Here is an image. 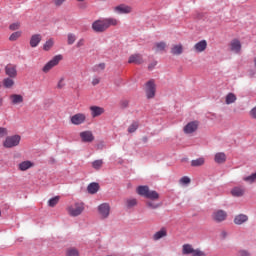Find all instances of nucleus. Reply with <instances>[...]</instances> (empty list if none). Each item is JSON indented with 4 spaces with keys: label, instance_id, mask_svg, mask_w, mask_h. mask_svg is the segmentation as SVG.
Returning a JSON list of instances; mask_svg holds the SVG:
<instances>
[{
    "label": "nucleus",
    "instance_id": "a878e982",
    "mask_svg": "<svg viewBox=\"0 0 256 256\" xmlns=\"http://www.w3.org/2000/svg\"><path fill=\"white\" fill-rule=\"evenodd\" d=\"M33 163L31 161H23L19 164L20 171H27V169H31L33 167Z\"/></svg>",
    "mask_w": 256,
    "mask_h": 256
},
{
    "label": "nucleus",
    "instance_id": "393cba45",
    "mask_svg": "<svg viewBox=\"0 0 256 256\" xmlns=\"http://www.w3.org/2000/svg\"><path fill=\"white\" fill-rule=\"evenodd\" d=\"M165 47H167L165 42H157L154 44L153 49L156 53H161V51H165Z\"/></svg>",
    "mask_w": 256,
    "mask_h": 256
},
{
    "label": "nucleus",
    "instance_id": "a211bd4d",
    "mask_svg": "<svg viewBox=\"0 0 256 256\" xmlns=\"http://www.w3.org/2000/svg\"><path fill=\"white\" fill-rule=\"evenodd\" d=\"M91 115L93 118L99 117L105 113V109L99 106H91L90 107Z\"/></svg>",
    "mask_w": 256,
    "mask_h": 256
},
{
    "label": "nucleus",
    "instance_id": "2eb2a0df",
    "mask_svg": "<svg viewBox=\"0 0 256 256\" xmlns=\"http://www.w3.org/2000/svg\"><path fill=\"white\" fill-rule=\"evenodd\" d=\"M193 49L196 53H203V51H205V49H207V40H201V41L197 42L194 45Z\"/></svg>",
    "mask_w": 256,
    "mask_h": 256
},
{
    "label": "nucleus",
    "instance_id": "5fc2aeb1",
    "mask_svg": "<svg viewBox=\"0 0 256 256\" xmlns=\"http://www.w3.org/2000/svg\"><path fill=\"white\" fill-rule=\"evenodd\" d=\"M3 107V96L0 95V108Z\"/></svg>",
    "mask_w": 256,
    "mask_h": 256
},
{
    "label": "nucleus",
    "instance_id": "13d9d810",
    "mask_svg": "<svg viewBox=\"0 0 256 256\" xmlns=\"http://www.w3.org/2000/svg\"><path fill=\"white\" fill-rule=\"evenodd\" d=\"M76 1L83 2V1H85V0H76Z\"/></svg>",
    "mask_w": 256,
    "mask_h": 256
},
{
    "label": "nucleus",
    "instance_id": "dca6fc26",
    "mask_svg": "<svg viewBox=\"0 0 256 256\" xmlns=\"http://www.w3.org/2000/svg\"><path fill=\"white\" fill-rule=\"evenodd\" d=\"M128 63H134L135 65H141L143 63V56L141 54H132L129 59Z\"/></svg>",
    "mask_w": 256,
    "mask_h": 256
},
{
    "label": "nucleus",
    "instance_id": "37998d69",
    "mask_svg": "<svg viewBox=\"0 0 256 256\" xmlns=\"http://www.w3.org/2000/svg\"><path fill=\"white\" fill-rule=\"evenodd\" d=\"M207 254H205V252L199 250V249H194L192 252V256H205Z\"/></svg>",
    "mask_w": 256,
    "mask_h": 256
},
{
    "label": "nucleus",
    "instance_id": "c9c22d12",
    "mask_svg": "<svg viewBox=\"0 0 256 256\" xmlns=\"http://www.w3.org/2000/svg\"><path fill=\"white\" fill-rule=\"evenodd\" d=\"M9 135V130L5 127H0V139H3Z\"/></svg>",
    "mask_w": 256,
    "mask_h": 256
},
{
    "label": "nucleus",
    "instance_id": "864d4df0",
    "mask_svg": "<svg viewBox=\"0 0 256 256\" xmlns=\"http://www.w3.org/2000/svg\"><path fill=\"white\" fill-rule=\"evenodd\" d=\"M98 67H99L100 69H102V70L105 69V63L99 64Z\"/></svg>",
    "mask_w": 256,
    "mask_h": 256
},
{
    "label": "nucleus",
    "instance_id": "603ef678",
    "mask_svg": "<svg viewBox=\"0 0 256 256\" xmlns=\"http://www.w3.org/2000/svg\"><path fill=\"white\" fill-rule=\"evenodd\" d=\"M14 159H21V153H16L14 155Z\"/></svg>",
    "mask_w": 256,
    "mask_h": 256
},
{
    "label": "nucleus",
    "instance_id": "2f4dec72",
    "mask_svg": "<svg viewBox=\"0 0 256 256\" xmlns=\"http://www.w3.org/2000/svg\"><path fill=\"white\" fill-rule=\"evenodd\" d=\"M77 41V36L73 33H68L67 35V43L68 45H73Z\"/></svg>",
    "mask_w": 256,
    "mask_h": 256
},
{
    "label": "nucleus",
    "instance_id": "4c0bfd02",
    "mask_svg": "<svg viewBox=\"0 0 256 256\" xmlns=\"http://www.w3.org/2000/svg\"><path fill=\"white\" fill-rule=\"evenodd\" d=\"M180 185H189L191 183V178L184 176L179 180Z\"/></svg>",
    "mask_w": 256,
    "mask_h": 256
},
{
    "label": "nucleus",
    "instance_id": "4be33fe9",
    "mask_svg": "<svg viewBox=\"0 0 256 256\" xmlns=\"http://www.w3.org/2000/svg\"><path fill=\"white\" fill-rule=\"evenodd\" d=\"M231 194L233 197H243L245 195V188L243 187H234L231 190Z\"/></svg>",
    "mask_w": 256,
    "mask_h": 256
},
{
    "label": "nucleus",
    "instance_id": "de8ad7c7",
    "mask_svg": "<svg viewBox=\"0 0 256 256\" xmlns=\"http://www.w3.org/2000/svg\"><path fill=\"white\" fill-rule=\"evenodd\" d=\"M83 45H85V39L81 38L80 40H78L76 47H83Z\"/></svg>",
    "mask_w": 256,
    "mask_h": 256
},
{
    "label": "nucleus",
    "instance_id": "aec40b11",
    "mask_svg": "<svg viewBox=\"0 0 256 256\" xmlns=\"http://www.w3.org/2000/svg\"><path fill=\"white\" fill-rule=\"evenodd\" d=\"M43 38L41 37V34H34L31 36L30 38V47H37V45H39L41 43V40Z\"/></svg>",
    "mask_w": 256,
    "mask_h": 256
},
{
    "label": "nucleus",
    "instance_id": "f8f14e48",
    "mask_svg": "<svg viewBox=\"0 0 256 256\" xmlns=\"http://www.w3.org/2000/svg\"><path fill=\"white\" fill-rule=\"evenodd\" d=\"M80 138L83 143H93L95 141V136H93V132L91 131H83L80 133Z\"/></svg>",
    "mask_w": 256,
    "mask_h": 256
},
{
    "label": "nucleus",
    "instance_id": "bf43d9fd",
    "mask_svg": "<svg viewBox=\"0 0 256 256\" xmlns=\"http://www.w3.org/2000/svg\"><path fill=\"white\" fill-rule=\"evenodd\" d=\"M197 161H201V159H198Z\"/></svg>",
    "mask_w": 256,
    "mask_h": 256
},
{
    "label": "nucleus",
    "instance_id": "09e8293b",
    "mask_svg": "<svg viewBox=\"0 0 256 256\" xmlns=\"http://www.w3.org/2000/svg\"><path fill=\"white\" fill-rule=\"evenodd\" d=\"M250 115L252 119H256V106L250 111Z\"/></svg>",
    "mask_w": 256,
    "mask_h": 256
},
{
    "label": "nucleus",
    "instance_id": "39448f33",
    "mask_svg": "<svg viewBox=\"0 0 256 256\" xmlns=\"http://www.w3.org/2000/svg\"><path fill=\"white\" fill-rule=\"evenodd\" d=\"M63 60L62 55H56L54 56L48 63L45 64V66L42 68L43 73H49L53 67H57L59 65L60 61Z\"/></svg>",
    "mask_w": 256,
    "mask_h": 256
},
{
    "label": "nucleus",
    "instance_id": "4d7b16f0",
    "mask_svg": "<svg viewBox=\"0 0 256 256\" xmlns=\"http://www.w3.org/2000/svg\"><path fill=\"white\" fill-rule=\"evenodd\" d=\"M223 237H227V232H222Z\"/></svg>",
    "mask_w": 256,
    "mask_h": 256
},
{
    "label": "nucleus",
    "instance_id": "8fccbe9b",
    "mask_svg": "<svg viewBox=\"0 0 256 256\" xmlns=\"http://www.w3.org/2000/svg\"><path fill=\"white\" fill-rule=\"evenodd\" d=\"M99 82H100L99 78H94L92 80V85H99Z\"/></svg>",
    "mask_w": 256,
    "mask_h": 256
},
{
    "label": "nucleus",
    "instance_id": "f704fd0d",
    "mask_svg": "<svg viewBox=\"0 0 256 256\" xmlns=\"http://www.w3.org/2000/svg\"><path fill=\"white\" fill-rule=\"evenodd\" d=\"M138 128L139 124L137 122H134L128 127V133H135Z\"/></svg>",
    "mask_w": 256,
    "mask_h": 256
},
{
    "label": "nucleus",
    "instance_id": "3c124183",
    "mask_svg": "<svg viewBox=\"0 0 256 256\" xmlns=\"http://www.w3.org/2000/svg\"><path fill=\"white\" fill-rule=\"evenodd\" d=\"M128 105H129V101H127V100L122 101V103H121L122 107H127Z\"/></svg>",
    "mask_w": 256,
    "mask_h": 256
},
{
    "label": "nucleus",
    "instance_id": "412c9836",
    "mask_svg": "<svg viewBox=\"0 0 256 256\" xmlns=\"http://www.w3.org/2000/svg\"><path fill=\"white\" fill-rule=\"evenodd\" d=\"M246 221H249V217L245 214H239L234 218L235 225H243Z\"/></svg>",
    "mask_w": 256,
    "mask_h": 256
},
{
    "label": "nucleus",
    "instance_id": "72a5a7b5",
    "mask_svg": "<svg viewBox=\"0 0 256 256\" xmlns=\"http://www.w3.org/2000/svg\"><path fill=\"white\" fill-rule=\"evenodd\" d=\"M22 34H23V32H21V31H16V32L12 33L9 37V41H17V39H19V37H21Z\"/></svg>",
    "mask_w": 256,
    "mask_h": 256
},
{
    "label": "nucleus",
    "instance_id": "79ce46f5",
    "mask_svg": "<svg viewBox=\"0 0 256 256\" xmlns=\"http://www.w3.org/2000/svg\"><path fill=\"white\" fill-rule=\"evenodd\" d=\"M58 89H63L65 87V77H61L57 84Z\"/></svg>",
    "mask_w": 256,
    "mask_h": 256
},
{
    "label": "nucleus",
    "instance_id": "0eeeda50",
    "mask_svg": "<svg viewBox=\"0 0 256 256\" xmlns=\"http://www.w3.org/2000/svg\"><path fill=\"white\" fill-rule=\"evenodd\" d=\"M132 11L133 8L125 4H120L114 7V13H117L118 15H128L129 13H132Z\"/></svg>",
    "mask_w": 256,
    "mask_h": 256
},
{
    "label": "nucleus",
    "instance_id": "58836bf2",
    "mask_svg": "<svg viewBox=\"0 0 256 256\" xmlns=\"http://www.w3.org/2000/svg\"><path fill=\"white\" fill-rule=\"evenodd\" d=\"M67 256H79V251L75 248H70L67 250Z\"/></svg>",
    "mask_w": 256,
    "mask_h": 256
},
{
    "label": "nucleus",
    "instance_id": "6e6d98bb",
    "mask_svg": "<svg viewBox=\"0 0 256 256\" xmlns=\"http://www.w3.org/2000/svg\"><path fill=\"white\" fill-rule=\"evenodd\" d=\"M155 65H157V63H154L152 66H148V69H153V67H155Z\"/></svg>",
    "mask_w": 256,
    "mask_h": 256
},
{
    "label": "nucleus",
    "instance_id": "a18cd8bd",
    "mask_svg": "<svg viewBox=\"0 0 256 256\" xmlns=\"http://www.w3.org/2000/svg\"><path fill=\"white\" fill-rule=\"evenodd\" d=\"M237 256H251L247 250H239Z\"/></svg>",
    "mask_w": 256,
    "mask_h": 256
},
{
    "label": "nucleus",
    "instance_id": "f257e3e1",
    "mask_svg": "<svg viewBox=\"0 0 256 256\" xmlns=\"http://www.w3.org/2000/svg\"><path fill=\"white\" fill-rule=\"evenodd\" d=\"M136 193H138L140 197L149 199L146 201V207H148V209H159V207H161V203H156L159 199V193L155 190H150L149 186H138Z\"/></svg>",
    "mask_w": 256,
    "mask_h": 256
},
{
    "label": "nucleus",
    "instance_id": "7c9ffc66",
    "mask_svg": "<svg viewBox=\"0 0 256 256\" xmlns=\"http://www.w3.org/2000/svg\"><path fill=\"white\" fill-rule=\"evenodd\" d=\"M55 45V41L53 38H50L48 41H46L43 45L44 51H50V49Z\"/></svg>",
    "mask_w": 256,
    "mask_h": 256
},
{
    "label": "nucleus",
    "instance_id": "a19ab883",
    "mask_svg": "<svg viewBox=\"0 0 256 256\" xmlns=\"http://www.w3.org/2000/svg\"><path fill=\"white\" fill-rule=\"evenodd\" d=\"M21 27V23L16 22L9 26L10 31H17Z\"/></svg>",
    "mask_w": 256,
    "mask_h": 256
},
{
    "label": "nucleus",
    "instance_id": "9b49d317",
    "mask_svg": "<svg viewBox=\"0 0 256 256\" xmlns=\"http://www.w3.org/2000/svg\"><path fill=\"white\" fill-rule=\"evenodd\" d=\"M86 119H87V116L85 114L78 113L71 117V123L72 125H83Z\"/></svg>",
    "mask_w": 256,
    "mask_h": 256
},
{
    "label": "nucleus",
    "instance_id": "423d86ee",
    "mask_svg": "<svg viewBox=\"0 0 256 256\" xmlns=\"http://www.w3.org/2000/svg\"><path fill=\"white\" fill-rule=\"evenodd\" d=\"M157 91L155 80H149L145 84V93L147 99H153L155 97V93Z\"/></svg>",
    "mask_w": 256,
    "mask_h": 256
},
{
    "label": "nucleus",
    "instance_id": "20e7f679",
    "mask_svg": "<svg viewBox=\"0 0 256 256\" xmlns=\"http://www.w3.org/2000/svg\"><path fill=\"white\" fill-rule=\"evenodd\" d=\"M19 143H21V136L19 135L7 136L3 141V147H5V149H13V147H17Z\"/></svg>",
    "mask_w": 256,
    "mask_h": 256
},
{
    "label": "nucleus",
    "instance_id": "c756f323",
    "mask_svg": "<svg viewBox=\"0 0 256 256\" xmlns=\"http://www.w3.org/2000/svg\"><path fill=\"white\" fill-rule=\"evenodd\" d=\"M237 101V96L233 93H228L226 96V105H231V103H235Z\"/></svg>",
    "mask_w": 256,
    "mask_h": 256
},
{
    "label": "nucleus",
    "instance_id": "c85d7f7f",
    "mask_svg": "<svg viewBox=\"0 0 256 256\" xmlns=\"http://www.w3.org/2000/svg\"><path fill=\"white\" fill-rule=\"evenodd\" d=\"M137 203L138 201L135 198L126 199L127 209H133V207H137Z\"/></svg>",
    "mask_w": 256,
    "mask_h": 256
},
{
    "label": "nucleus",
    "instance_id": "cd10ccee",
    "mask_svg": "<svg viewBox=\"0 0 256 256\" xmlns=\"http://www.w3.org/2000/svg\"><path fill=\"white\" fill-rule=\"evenodd\" d=\"M171 53L172 55H181V53H183V45L178 44V45L172 46Z\"/></svg>",
    "mask_w": 256,
    "mask_h": 256
},
{
    "label": "nucleus",
    "instance_id": "ea45409f",
    "mask_svg": "<svg viewBox=\"0 0 256 256\" xmlns=\"http://www.w3.org/2000/svg\"><path fill=\"white\" fill-rule=\"evenodd\" d=\"M92 167H93V169H96V171H98V169H101L103 167V162L102 161H94V162H92Z\"/></svg>",
    "mask_w": 256,
    "mask_h": 256
},
{
    "label": "nucleus",
    "instance_id": "e433bc0d",
    "mask_svg": "<svg viewBox=\"0 0 256 256\" xmlns=\"http://www.w3.org/2000/svg\"><path fill=\"white\" fill-rule=\"evenodd\" d=\"M57 203H59V196H56V197H54V198H51V199L48 201L49 207H55V205H57Z\"/></svg>",
    "mask_w": 256,
    "mask_h": 256
},
{
    "label": "nucleus",
    "instance_id": "bb28decb",
    "mask_svg": "<svg viewBox=\"0 0 256 256\" xmlns=\"http://www.w3.org/2000/svg\"><path fill=\"white\" fill-rule=\"evenodd\" d=\"M194 251L193 246L191 244H184L182 247V253L183 255H192Z\"/></svg>",
    "mask_w": 256,
    "mask_h": 256
},
{
    "label": "nucleus",
    "instance_id": "6ab92c4d",
    "mask_svg": "<svg viewBox=\"0 0 256 256\" xmlns=\"http://www.w3.org/2000/svg\"><path fill=\"white\" fill-rule=\"evenodd\" d=\"M166 236H167V229L161 228L159 231L154 233V235L152 236V239L153 241H159L160 239H163Z\"/></svg>",
    "mask_w": 256,
    "mask_h": 256
},
{
    "label": "nucleus",
    "instance_id": "49530a36",
    "mask_svg": "<svg viewBox=\"0 0 256 256\" xmlns=\"http://www.w3.org/2000/svg\"><path fill=\"white\" fill-rule=\"evenodd\" d=\"M67 0H54L56 7H61Z\"/></svg>",
    "mask_w": 256,
    "mask_h": 256
},
{
    "label": "nucleus",
    "instance_id": "f3484780",
    "mask_svg": "<svg viewBox=\"0 0 256 256\" xmlns=\"http://www.w3.org/2000/svg\"><path fill=\"white\" fill-rule=\"evenodd\" d=\"M230 49L233 53H241V41L234 39L230 43Z\"/></svg>",
    "mask_w": 256,
    "mask_h": 256
},
{
    "label": "nucleus",
    "instance_id": "ddd939ff",
    "mask_svg": "<svg viewBox=\"0 0 256 256\" xmlns=\"http://www.w3.org/2000/svg\"><path fill=\"white\" fill-rule=\"evenodd\" d=\"M198 127H199V122L192 121L184 127V133H186L188 135L191 133H195V131L198 129Z\"/></svg>",
    "mask_w": 256,
    "mask_h": 256
},
{
    "label": "nucleus",
    "instance_id": "b1692460",
    "mask_svg": "<svg viewBox=\"0 0 256 256\" xmlns=\"http://www.w3.org/2000/svg\"><path fill=\"white\" fill-rule=\"evenodd\" d=\"M14 78H4L2 81V85L3 87H5V89H12V87L15 85V80H13Z\"/></svg>",
    "mask_w": 256,
    "mask_h": 256
},
{
    "label": "nucleus",
    "instance_id": "5701e85b",
    "mask_svg": "<svg viewBox=\"0 0 256 256\" xmlns=\"http://www.w3.org/2000/svg\"><path fill=\"white\" fill-rule=\"evenodd\" d=\"M87 191L88 193H90V195H95V193L99 191V183L97 182L90 183L87 187Z\"/></svg>",
    "mask_w": 256,
    "mask_h": 256
},
{
    "label": "nucleus",
    "instance_id": "473e14b6",
    "mask_svg": "<svg viewBox=\"0 0 256 256\" xmlns=\"http://www.w3.org/2000/svg\"><path fill=\"white\" fill-rule=\"evenodd\" d=\"M215 161H227V155L223 152H218L215 155Z\"/></svg>",
    "mask_w": 256,
    "mask_h": 256
},
{
    "label": "nucleus",
    "instance_id": "1a4fd4ad",
    "mask_svg": "<svg viewBox=\"0 0 256 256\" xmlns=\"http://www.w3.org/2000/svg\"><path fill=\"white\" fill-rule=\"evenodd\" d=\"M98 213L102 219H107L111 213V206L108 203H103L98 206Z\"/></svg>",
    "mask_w": 256,
    "mask_h": 256
},
{
    "label": "nucleus",
    "instance_id": "c03bdc74",
    "mask_svg": "<svg viewBox=\"0 0 256 256\" xmlns=\"http://www.w3.org/2000/svg\"><path fill=\"white\" fill-rule=\"evenodd\" d=\"M204 163H205L204 161H192L190 165L191 167H201L203 166Z\"/></svg>",
    "mask_w": 256,
    "mask_h": 256
},
{
    "label": "nucleus",
    "instance_id": "f03ea898",
    "mask_svg": "<svg viewBox=\"0 0 256 256\" xmlns=\"http://www.w3.org/2000/svg\"><path fill=\"white\" fill-rule=\"evenodd\" d=\"M119 20L117 18L98 19L92 23V29L95 33H105L109 27H117Z\"/></svg>",
    "mask_w": 256,
    "mask_h": 256
},
{
    "label": "nucleus",
    "instance_id": "4468645a",
    "mask_svg": "<svg viewBox=\"0 0 256 256\" xmlns=\"http://www.w3.org/2000/svg\"><path fill=\"white\" fill-rule=\"evenodd\" d=\"M11 105H21L23 103L24 98L21 94H12L9 96Z\"/></svg>",
    "mask_w": 256,
    "mask_h": 256
},
{
    "label": "nucleus",
    "instance_id": "9d476101",
    "mask_svg": "<svg viewBox=\"0 0 256 256\" xmlns=\"http://www.w3.org/2000/svg\"><path fill=\"white\" fill-rule=\"evenodd\" d=\"M5 74L11 79L17 78V66L13 64H7L4 68Z\"/></svg>",
    "mask_w": 256,
    "mask_h": 256
},
{
    "label": "nucleus",
    "instance_id": "6e6552de",
    "mask_svg": "<svg viewBox=\"0 0 256 256\" xmlns=\"http://www.w3.org/2000/svg\"><path fill=\"white\" fill-rule=\"evenodd\" d=\"M212 219L215 223H223L227 219V213L225 210H215L212 213Z\"/></svg>",
    "mask_w": 256,
    "mask_h": 256
},
{
    "label": "nucleus",
    "instance_id": "7ed1b4c3",
    "mask_svg": "<svg viewBox=\"0 0 256 256\" xmlns=\"http://www.w3.org/2000/svg\"><path fill=\"white\" fill-rule=\"evenodd\" d=\"M67 211L70 217H79L85 211V204L79 202L74 203L67 207Z\"/></svg>",
    "mask_w": 256,
    "mask_h": 256
}]
</instances>
